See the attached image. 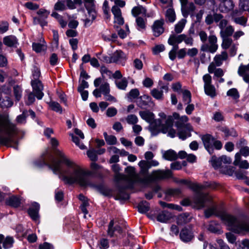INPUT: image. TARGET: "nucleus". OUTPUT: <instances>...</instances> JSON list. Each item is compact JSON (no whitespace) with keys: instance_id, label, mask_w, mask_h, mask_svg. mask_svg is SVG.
<instances>
[{"instance_id":"19","label":"nucleus","mask_w":249,"mask_h":249,"mask_svg":"<svg viewBox=\"0 0 249 249\" xmlns=\"http://www.w3.org/2000/svg\"><path fill=\"white\" fill-rule=\"evenodd\" d=\"M228 58V53L226 51H222L220 54H217L213 58V61L215 66H221L223 61H226Z\"/></svg>"},{"instance_id":"53","label":"nucleus","mask_w":249,"mask_h":249,"mask_svg":"<svg viewBox=\"0 0 249 249\" xmlns=\"http://www.w3.org/2000/svg\"><path fill=\"white\" fill-rule=\"evenodd\" d=\"M211 161L213 166L214 168H218L222 164V162L220 160V157L217 158L215 156H212Z\"/></svg>"},{"instance_id":"58","label":"nucleus","mask_w":249,"mask_h":249,"mask_svg":"<svg viewBox=\"0 0 249 249\" xmlns=\"http://www.w3.org/2000/svg\"><path fill=\"white\" fill-rule=\"evenodd\" d=\"M137 26L141 29H143L145 28V21L142 17H137L136 19Z\"/></svg>"},{"instance_id":"25","label":"nucleus","mask_w":249,"mask_h":249,"mask_svg":"<svg viewBox=\"0 0 249 249\" xmlns=\"http://www.w3.org/2000/svg\"><path fill=\"white\" fill-rule=\"evenodd\" d=\"M139 115L143 120L148 123L152 122L155 118L154 113L148 110L140 111Z\"/></svg>"},{"instance_id":"61","label":"nucleus","mask_w":249,"mask_h":249,"mask_svg":"<svg viewBox=\"0 0 249 249\" xmlns=\"http://www.w3.org/2000/svg\"><path fill=\"white\" fill-rule=\"evenodd\" d=\"M9 29V24L7 21H2L0 23V33L3 34Z\"/></svg>"},{"instance_id":"27","label":"nucleus","mask_w":249,"mask_h":249,"mask_svg":"<svg viewBox=\"0 0 249 249\" xmlns=\"http://www.w3.org/2000/svg\"><path fill=\"white\" fill-rule=\"evenodd\" d=\"M172 218V214L166 211L160 213L157 216V220L162 223H166Z\"/></svg>"},{"instance_id":"14","label":"nucleus","mask_w":249,"mask_h":249,"mask_svg":"<svg viewBox=\"0 0 249 249\" xmlns=\"http://www.w3.org/2000/svg\"><path fill=\"white\" fill-rule=\"evenodd\" d=\"M173 117V121L174 120H177L175 122V125L178 128H182L186 127L188 128L190 127V124H185V123L188 122L189 118L186 115H183L180 117L179 114L178 113L175 112L173 114L172 116H170Z\"/></svg>"},{"instance_id":"59","label":"nucleus","mask_w":249,"mask_h":249,"mask_svg":"<svg viewBox=\"0 0 249 249\" xmlns=\"http://www.w3.org/2000/svg\"><path fill=\"white\" fill-rule=\"evenodd\" d=\"M165 47L162 44L158 45L152 48V51L154 54H157L160 52L164 51Z\"/></svg>"},{"instance_id":"12","label":"nucleus","mask_w":249,"mask_h":249,"mask_svg":"<svg viewBox=\"0 0 249 249\" xmlns=\"http://www.w3.org/2000/svg\"><path fill=\"white\" fill-rule=\"evenodd\" d=\"M31 86L33 88V91L35 93L36 97L38 100H41L44 96L43 90V85L40 80H32Z\"/></svg>"},{"instance_id":"3","label":"nucleus","mask_w":249,"mask_h":249,"mask_svg":"<svg viewBox=\"0 0 249 249\" xmlns=\"http://www.w3.org/2000/svg\"><path fill=\"white\" fill-rule=\"evenodd\" d=\"M179 182L187 185L189 188L196 192V194L193 198V202L197 209H200L212 205V196L209 194L200 192L201 190L207 187L213 188L210 184L206 183L205 184L201 185L193 183L190 180L187 179H181L179 181Z\"/></svg>"},{"instance_id":"64","label":"nucleus","mask_w":249,"mask_h":249,"mask_svg":"<svg viewBox=\"0 0 249 249\" xmlns=\"http://www.w3.org/2000/svg\"><path fill=\"white\" fill-rule=\"evenodd\" d=\"M140 94L139 90L137 89H131L128 94V97L130 99H136Z\"/></svg>"},{"instance_id":"55","label":"nucleus","mask_w":249,"mask_h":249,"mask_svg":"<svg viewBox=\"0 0 249 249\" xmlns=\"http://www.w3.org/2000/svg\"><path fill=\"white\" fill-rule=\"evenodd\" d=\"M66 9L64 2L58 1L54 5V9L56 11H64Z\"/></svg>"},{"instance_id":"17","label":"nucleus","mask_w":249,"mask_h":249,"mask_svg":"<svg viewBox=\"0 0 249 249\" xmlns=\"http://www.w3.org/2000/svg\"><path fill=\"white\" fill-rule=\"evenodd\" d=\"M238 74L242 77L245 82L249 83V64L247 65L241 64L238 70Z\"/></svg>"},{"instance_id":"9","label":"nucleus","mask_w":249,"mask_h":249,"mask_svg":"<svg viewBox=\"0 0 249 249\" xmlns=\"http://www.w3.org/2000/svg\"><path fill=\"white\" fill-rule=\"evenodd\" d=\"M173 117L168 116L165 123L161 126V132L164 134L168 133V136L174 138L176 135V131L173 128Z\"/></svg>"},{"instance_id":"2","label":"nucleus","mask_w":249,"mask_h":249,"mask_svg":"<svg viewBox=\"0 0 249 249\" xmlns=\"http://www.w3.org/2000/svg\"><path fill=\"white\" fill-rule=\"evenodd\" d=\"M205 216L209 218L212 215L219 217L221 220L226 224L229 229L237 233L249 232V222L241 220L233 215L228 214L224 211H217L216 207L212 206L211 207L205 211Z\"/></svg>"},{"instance_id":"47","label":"nucleus","mask_w":249,"mask_h":249,"mask_svg":"<svg viewBox=\"0 0 249 249\" xmlns=\"http://www.w3.org/2000/svg\"><path fill=\"white\" fill-rule=\"evenodd\" d=\"M87 154L91 161H95L97 160V152L96 150L93 149L89 150L87 152Z\"/></svg>"},{"instance_id":"18","label":"nucleus","mask_w":249,"mask_h":249,"mask_svg":"<svg viewBox=\"0 0 249 249\" xmlns=\"http://www.w3.org/2000/svg\"><path fill=\"white\" fill-rule=\"evenodd\" d=\"M164 90L166 92L168 91V87L167 85H162L160 87V89H153L151 93L155 99L157 100H162L163 99V92Z\"/></svg>"},{"instance_id":"48","label":"nucleus","mask_w":249,"mask_h":249,"mask_svg":"<svg viewBox=\"0 0 249 249\" xmlns=\"http://www.w3.org/2000/svg\"><path fill=\"white\" fill-rule=\"evenodd\" d=\"M99 89L101 93L104 95L109 93L110 87L109 84L107 82L102 84L100 87Z\"/></svg>"},{"instance_id":"41","label":"nucleus","mask_w":249,"mask_h":249,"mask_svg":"<svg viewBox=\"0 0 249 249\" xmlns=\"http://www.w3.org/2000/svg\"><path fill=\"white\" fill-rule=\"evenodd\" d=\"M115 84L119 89L125 90L127 86L128 82L125 78H124L120 81H116Z\"/></svg>"},{"instance_id":"21","label":"nucleus","mask_w":249,"mask_h":249,"mask_svg":"<svg viewBox=\"0 0 249 249\" xmlns=\"http://www.w3.org/2000/svg\"><path fill=\"white\" fill-rule=\"evenodd\" d=\"M39 210V205L34 202L32 204V207L28 210V214L34 220H36L38 218V212Z\"/></svg>"},{"instance_id":"36","label":"nucleus","mask_w":249,"mask_h":249,"mask_svg":"<svg viewBox=\"0 0 249 249\" xmlns=\"http://www.w3.org/2000/svg\"><path fill=\"white\" fill-rule=\"evenodd\" d=\"M182 94V100L185 104H190L191 101V93L187 89H184L181 91Z\"/></svg>"},{"instance_id":"51","label":"nucleus","mask_w":249,"mask_h":249,"mask_svg":"<svg viewBox=\"0 0 249 249\" xmlns=\"http://www.w3.org/2000/svg\"><path fill=\"white\" fill-rule=\"evenodd\" d=\"M227 96L232 97L234 99H238L239 97V92L236 89L232 88L229 89L227 92Z\"/></svg>"},{"instance_id":"15","label":"nucleus","mask_w":249,"mask_h":249,"mask_svg":"<svg viewBox=\"0 0 249 249\" xmlns=\"http://www.w3.org/2000/svg\"><path fill=\"white\" fill-rule=\"evenodd\" d=\"M164 24V19L162 18L154 21L151 28L153 35L155 36L158 37L163 33L164 31L163 27Z\"/></svg>"},{"instance_id":"33","label":"nucleus","mask_w":249,"mask_h":249,"mask_svg":"<svg viewBox=\"0 0 249 249\" xmlns=\"http://www.w3.org/2000/svg\"><path fill=\"white\" fill-rule=\"evenodd\" d=\"M234 31V28L231 25H228L223 30H220V35L221 37H229L232 36Z\"/></svg>"},{"instance_id":"24","label":"nucleus","mask_w":249,"mask_h":249,"mask_svg":"<svg viewBox=\"0 0 249 249\" xmlns=\"http://www.w3.org/2000/svg\"><path fill=\"white\" fill-rule=\"evenodd\" d=\"M233 164L238 166L240 168L247 169L249 168V163L247 160H241L240 154L236 153L235 156V160Z\"/></svg>"},{"instance_id":"62","label":"nucleus","mask_w":249,"mask_h":249,"mask_svg":"<svg viewBox=\"0 0 249 249\" xmlns=\"http://www.w3.org/2000/svg\"><path fill=\"white\" fill-rule=\"evenodd\" d=\"M221 171L225 174L231 176L233 174L234 170L232 167L226 166L225 167H222Z\"/></svg>"},{"instance_id":"11","label":"nucleus","mask_w":249,"mask_h":249,"mask_svg":"<svg viewBox=\"0 0 249 249\" xmlns=\"http://www.w3.org/2000/svg\"><path fill=\"white\" fill-rule=\"evenodd\" d=\"M218 3V8L220 12L228 13L231 12L234 7V3L232 0H216Z\"/></svg>"},{"instance_id":"6","label":"nucleus","mask_w":249,"mask_h":249,"mask_svg":"<svg viewBox=\"0 0 249 249\" xmlns=\"http://www.w3.org/2000/svg\"><path fill=\"white\" fill-rule=\"evenodd\" d=\"M201 139L205 149L210 154L213 152V147L217 150L221 149L222 147V142L219 140H216L210 134L203 135L201 137Z\"/></svg>"},{"instance_id":"7","label":"nucleus","mask_w":249,"mask_h":249,"mask_svg":"<svg viewBox=\"0 0 249 249\" xmlns=\"http://www.w3.org/2000/svg\"><path fill=\"white\" fill-rule=\"evenodd\" d=\"M203 80L204 83V89L205 94L213 98L217 94L215 87L212 84V77L209 74H206L203 76Z\"/></svg>"},{"instance_id":"26","label":"nucleus","mask_w":249,"mask_h":249,"mask_svg":"<svg viewBox=\"0 0 249 249\" xmlns=\"http://www.w3.org/2000/svg\"><path fill=\"white\" fill-rule=\"evenodd\" d=\"M151 100V98L149 96L143 95L138 98L137 104L140 107L143 108L149 105Z\"/></svg>"},{"instance_id":"4","label":"nucleus","mask_w":249,"mask_h":249,"mask_svg":"<svg viewBox=\"0 0 249 249\" xmlns=\"http://www.w3.org/2000/svg\"><path fill=\"white\" fill-rule=\"evenodd\" d=\"M148 169L141 168L138 174L140 184L148 185L155 181L170 178L172 175V172L169 169L154 170L151 174H148Z\"/></svg>"},{"instance_id":"34","label":"nucleus","mask_w":249,"mask_h":249,"mask_svg":"<svg viewBox=\"0 0 249 249\" xmlns=\"http://www.w3.org/2000/svg\"><path fill=\"white\" fill-rule=\"evenodd\" d=\"M182 34L179 35H172L168 40V43L170 45H174L176 44H179L182 42Z\"/></svg>"},{"instance_id":"37","label":"nucleus","mask_w":249,"mask_h":249,"mask_svg":"<svg viewBox=\"0 0 249 249\" xmlns=\"http://www.w3.org/2000/svg\"><path fill=\"white\" fill-rule=\"evenodd\" d=\"M221 38L222 39L221 47L223 49L227 50L234 44L232 39L230 37H224Z\"/></svg>"},{"instance_id":"13","label":"nucleus","mask_w":249,"mask_h":249,"mask_svg":"<svg viewBox=\"0 0 249 249\" xmlns=\"http://www.w3.org/2000/svg\"><path fill=\"white\" fill-rule=\"evenodd\" d=\"M181 5V12L184 18H186L190 12H194L196 6L193 2L188 3V0H180Z\"/></svg>"},{"instance_id":"49","label":"nucleus","mask_w":249,"mask_h":249,"mask_svg":"<svg viewBox=\"0 0 249 249\" xmlns=\"http://www.w3.org/2000/svg\"><path fill=\"white\" fill-rule=\"evenodd\" d=\"M221 131L224 133L225 137H226L230 136L236 137L237 135L236 131L233 129H229L226 127H223L221 129Z\"/></svg>"},{"instance_id":"16","label":"nucleus","mask_w":249,"mask_h":249,"mask_svg":"<svg viewBox=\"0 0 249 249\" xmlns=\"http://www.w3.org/2000/svg\"><path fill=\"white\" fill-rule=\"evenodd\" d=\"M111 11L114 17V23L119 25H122L124 23V18L122 16L121 10L118 7L113 6L112 7Z\"/></svg>"},{"instance_id":"42","label":"nucleus","mask_w":249,"mask_h":249,"mask_svg":"<svg viewBox=\"0 0 249 249\" xmlns=\"http://www.w3.org/2000/svg\"><path fill=\"white\" fill-rule=\"evenodd\" d=\"M166 17L170 22H173L176 19L175 11L173 9L169 8L166 12Z\"/></svg>"},{"instance_id":"8","label":"nucleus","mask_w":249,"mask_h":249,"mask_svg":"<svg viewBox=\"0 0 249 249\" xmlns=\"http://www.w3.org/2000/svg\"><path fill=\"white\" fill-rule=\"evenodd\" d=\"M125 171L127 173V176L122 174H119L121 179H125L132 184L134 183H139V175L136 173L135 168L132 166H128L125 168Z\"/></svg>"},{"instance_id":"63","label":"nucleus","mask_w":249,"mask_h":249,"mask_svg":"<svg viewBox=\"0 0 249 249\" xmlns=\"http://www.w3.org/2000/svg\"><path fill=\"white\" fill-rule=\"evenodd\" d=\"M33 79L32 80H39V78L40 76V71L37 67H34L32 72Z\"/></svg>"},{"instance_id":"31","label":"nucleus","mask_w":249,"mask_h":249,"mask_svg":"<svg viewBox=\"0 0 249 249\" xmlns=\"http://www.w3.org/2000/svg\"><path fill=\"white\" fill-rule=\"evenodd\" d=\"M163 157L166 160L173 161L177 160L178 158L177 153L173 150H168L165 151L163 154Z\"/></svg>"},{"instance_id":"40","label":"nucleus","mask_w":249,"mask_h":249,"mask_svg":"<svg viewBox=\"0 0 249 249\" xmlns=\"http://www.w3.org/2000/svg\"><path fill=\"white\" fill-rule=\"evenodd\" d=\"M104 136L107 143L109 145H114L117 143V139L113 135H108L107 133H104Z\"/></svg>"},{"instance_id":"44","label":"nucleus","mask_w":249,"mask_h":249,"mask_svg":"<svg viewBox=\"0 0 249 249\" xmlns=\"http://www.w3.org/2000/svg\"><path fill=\"white\" fill-rule=\"evenodd\" d=\"M162 122L160 119H155L154 118L153 121L150 123V129H157L159 128L160 127L161 128V126L163 124H161Z\"/></svg>"},{"instance_id":"57","label":"nucleus","mask_w":249,"mask_h":249,"mask_svg":"<svg viewBox=\"0 0 249 249\" xmlns=\"http://www.w3.org/2000/svg\"><path fill=\"white\" fill-rule=\"evenodd\" d=\"M182 85L179 82L173 83L172 84V89L173 91L177 92L179 93H181V91L184 89H181Z\"/></svg>"},{"instance_id":"35","label":"nucleus","mask_w":249,"mask_h":249,"mask_svg":"<svg viewBox=\"0 0 249 249\" xmlns=\"http://www.w3.org/2000/svg\"><path fill=\"white\" fill-rule=\"evenodd\" d=\"M138 209L140 213H146L149 210V204L146 201H142L138 204Z\"/></svg>"},{"instance_id":"29","label":"nucleus","mask_w":249,"mask_h":249,"mask_svg":"<svg viewBox=\"0 0 249 249\" xmlns=\"http://www.w3.org/2000/svg\"><path fill=\"white\" fill-rule=\"evenodd\" d=\"M112 63H117L121 60H125L126 56L123 51L117 50L111 55Z\"/></svg>"},{"instance_id":"28","label":"nucleus","mask_w":249,"mask_h":249,"mask_svg":"<svg viewBox=\"0 0 249 249\" xmlns=\"http://www.w3.org/2000/svg\"><path fill=\"white\" fill-rule=\"evenodd\" d=\"M131 13L135 17H137L141 14L145 16L149 17V15H146V9L142 5H140L134 7L131 10Z\"/></svg>"},{"instance_id":"46","label":"nucleus","mask_w":249,"mask_h":249,"mask_svg":"<svg viewBox=\"0 0 249 249\" xmlns=\"http://www.w3.org/2000/svg\"><path fill=\"white\" fill-rule=\"evenodd\" d=\"M14 94L16 100L18 101L22 96V89L19 86H15L14 87Z\"/></svg>"},{"instance_id":"20","label":"nucleus","mask_w":249,"mask_h":249,"mask_svg":"<svg viewBox=\"0 0 249 249\" xmlns=\"http://www.w3.org/2000/svg\"><path fill=\"white\" fill-rule=\"evenodd\" d=\"M213 62H211L208 67V71L210 73H214L215 77H221L224 75V72L221 68H216Z\"/></svg>"},{"instance_id":"39","label":"nucleus","mask_w":249,"mask_h":249,"mask_svg":"<svg viewBox=\"0 0 249 249\" xmlns=\"http://www.w3.org/2000/svg\"><path fill=\"white\" fill-rule=\"evenodd\" d=\"M182 42H184L186 45L192 46L194 45V40L191 35L182 34Z\"/></svg>"},{"instance_id":"60","label":"nucleus","mask_w":249,"mask_h":249,"mask_svg":"<svg viewBox=\"0 0 249 249\" xmlns=\"http://www.w3.org/2000/svg\"><path fill=\"white\" fill-rule=\"evenodd\" d=\"M28 116V111L24 110L23 111L22 113L18 116L17 118V121L19 123H23L25 122L26 118Z\"/></svg>"},{"instance_id":"1","label":"nucleus","mask_w":249,"mask_h":249,"mask_svg":"<svg viewBox=\"0 0 249 249\" xmlns=\"http://www.w3.org/2000/svg\"><path fill=\"white\" fill-rule=\"evenodd\" d=\"M50 143L55 154L59 159H56L53 155H50L48 163L46 165L55 174H59L60 178L66 184L77 183L82 187L90 184L87 175L90 172H86L79 165L68 159L64 153L56 148L59 145L58 140L55 138L51 139Z\"/></svg>"},{"instance_id":"45","label":"nucleus","mask_w":249,"mask_h":249,"mask_svg":"<svg viewBox=\"0 0 249 249\" xmlns=\"http://www.w3.org/2000/svg\"><path fill=\"white\" fill-rule=\"evenodd\" d=\"M208 230L213 233H220L219 226L214 222H212L209 225Z\"/></svg>"},{"instance_id":"23","label":"nucleus","mask_w":249,"mask_h":249,"mask_svg":"<svg viewBox=\"0 0 249 249\" xmlns=\"http://www.w3.org/2000/svg\"><path fill=\"white\" fill-rule=\"evenodd\" d=\"M179 236L180 239L184 242H189L193 238L191 231L186 228L181 231Z\"/></svg>"},{"instance_id":"43","label":"nucleus","mask_w":249,"mask_h":249,"mask_svg":"<svg viewBox=\"0 0 249 249\" xmlns=\"http://www.w3.org/2000/svg\"><path fill=\"white\" fill-rule=\"evenodd\" d=\"M49 106L52 110L59 113H62V108L59 104L54 101H51L49 103Z\"/></svg>"},{"instance_id":"30","label":"nucleus","mask_w":249,"mask_h":249,"mask_svg":"<svg viewBox=\"0 0 249 249\" xmlns=\"http://www.w3.org/2000/svg\"><path fill=\"white\" fill-rule=\"evenodd\" d=\"M6 203L11 207L17 208L20 206L21 202L19 197L13 196L7 199Z\"/></svg>"},{"instance_id":"52","label":"nucleus","mask_w":249,"mask_h":249,"mask_svg":"<svg viewBox=\"0 0 249 249\" xmlns=\"http://www.w3.org/2000/svg\"><path fill=\"white\" fill-rule=\"evenodd\" d=\"M232 20L236 24L243 26H246L247 22V18L243 16L238 18H234Z\"/></svg>"},{"instance_id":"56","label":"nucleus","mask_w":249,"mask_h":249,"mask_svg":"<svg viewBox=\"0 0 249 249\" xmlns=\"http://www.w3.org/2000/svg\"><path fill=\"white\" fill-rule=\"evenodd\" d=\"M100 249H107L109 248V242L108 239L106 238H102L99 241Z\"/></svg>"},{"instance_id":"32","label":"nucleus","mask_w":249,"mask_h":249,"mask_svg":"<svg viewBox=\"0 0 249 249\" xmlns=\"http://www.w3.org/2000/svg\"><path fill=\"white\" fill-rule=\"evenodd\" d=\"M187 213L179 215L177 218V223L179 225H182L190 222V218Z\"/></svg>"},{"instance_id":"38","label":"nucleus","mask_w":249,"mask_h":249,"mask_svg":"<svg viewBox=\"0 0 249 249\" xmlns=\"http://www.w3.org/2000/svg\"><path fill=\"white\" fill-rule=\"evenodd\" d=\"M187 20L185 18L181 19L178 23L176 24L175 27V32L177 34H179L182 32L185 27Z\"/></svg>"},{"instance_id":"22","label":"nucleus","mask_w":249,"mask_h":249,"mask_svg":"<svg viewBox=\"0 0 249 249\" xmlns=\"http://www.w3.org/2000/svg\"><path fill=\"white\" fill-rule=\"evenodd\" d=\"M3 42L8 47H15L18 44V40L15 36L10 35L3 37Z\"/></svg>"},{"instance_id":"10","label":"nucleus","mask_w":249,"mask_h":249,"mask_svg":"<svg viewBox=\"0 0 249 249\" xmlns=\"http://www.w3.org/2000/svg\"><path fill=\"white\" fill-rule=\"evenodd\" d=\"M107 231V235L110 237H116L117 234H121L123 232L122 228L112 219L109 222Z\"/></svg>"},{"instance_id":"5","label":"nucleus","mask_w":249,"mask_h":249,"mask_svg":"<svg viewBox=\"0 0 249 249\" xmlns=\"http://www.w3.org/2000/svg\"><path fill=\"white\" fill-rule=\"evenodd\" d=\"M200 40L202 44L200 46L201 52L214 53L218 50L217 37L215 35L211 34L208 36L204 31L198 33Z\"/></svg>"},{"instance_id":"54","label":"nucleus","mask_w":249,"mask_h":249,"mask_svg":"<svg viewBox=\"0 0 249 249\" xmlns=\"http://www.w3.org/2000/svg\"><path fill=\"white\" fill-rule=\"evenodd\" d=\"M13 239L11 237H7L3 242V247L4 249L10 248L13 243Z\"/></svg>"},{"instance_id":"50","label":"nucleus","mask_w":249,"mask_h":249,"mask_svg":"<svg viewBox=\"0 0 249 249\" xmlns=\"http://www.w3.org/2000/svg\"><path fill=\"white\" fill-rule=\"evenodd\" d=\"M127 123L129 124H136L138 122V118L134 114L128 115L126 118Z\"/></svg>"}]
</instances>
